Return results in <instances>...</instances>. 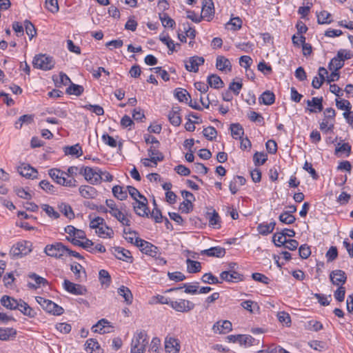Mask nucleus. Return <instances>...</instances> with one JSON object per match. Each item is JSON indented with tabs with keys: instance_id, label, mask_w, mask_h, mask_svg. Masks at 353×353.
<instances>
[{
	"instance_id": "1",
	"label": "nucleus",
	"mask_w": 353,
	"mask_h": 353,
	"mask_svg": "<svg viewBox=\"0 0 353 353\" xmlns=\"http://www.w3.org/2000/svg\"><path fill=\"white\" fill-rule=\"evenodd\" d=\"M148 336L145 331H139L134 334L131 343V353H144L148 344Z\"/></svg>"
},
{
	"instance_id": "2",
	"label": "nucleus",
	"mask_w": 353,
	"mask_h": 353,
	"mask_svg": "<svg viewBox=\"0 0 353 353\" xmlns=\"http://www.w3.org/2000/svg\"><path fill=\"white\" fill-rule=\"evenodd\" d=\"M49 176L58 184L66 187H75L77 181L74 178H66V172L57 168H52L48 171Z\"/></svg>"
},
{
	"instance_id": "3",
	"label": "nucleus",
	"mask_w": 353,
	"mask_h": 353,
	"mask_svg": "<svg viewBox=\"0 0 353 353\" xmlns=\"http://www.w3.org/2000/svg\"><path fill=\"white\" fill-rule=\"evenodd\" d=\"M32 244L30 241H19L12 245L9 254L12 259L21 258L32 252Z\"/></svg>"
},
{
	"instance_id": "4",
	"label": "nucleus",
	"mask_w": 353,
	"mask_h": 353,
	"mask_svg": "<svg viewBox=\"0 0 353 353\" xmlns=\"http://www.w3.org/2000/svg\"><path fill=\"white\" fill-rule=\"evenodd\" d=\"M79 174L83 175L85 179L91 184H97L101 181L102 170L99 168L82 167Z\"/></svg>"
},
{
	"instance_id": "5",
	"label": "nucleus",
	"mask_w": 353,
	"mask_h": 353,
	"mask_svg": "<svg viewBox=\"0 0 353 353\" xmlns=\"http://www.w3.org/2000/svg\"><path fill=\"white\" fill-rule=\"evenodd\" d=\"M36 301L48 313L53 315H61L63 313V308L50 300L42 296H36Z\"/></svg>"
},
{
	"instance_id": "6",
	"label": "nucleus",
	"mask_w": 353,
	"mask_h": 353,
	"mask_svg": "<svg viewBox=\"0 0 353 353\" xmlns=\"http://www.w3.org/2000/svg\"><path fill=\"white\" fill-rule=\"evenodd\" d=\"M68 250V247L61 242L48 244L44 248V252L49 256L60 259L63 256Z\"/></svg>"
},
{
	"instance_id": "7",
	"label": "nucleus",
	"mask_w": 353,
	"mask_h": 353,
	"mask_svg": "<svg viewBox=\"0 0 353 353\" xmlns=\"http://www.w3.org/2000/svg\"><path fill=\"white\" fill-rule=\"evenodd\" d=\"M54 64L55 61L52 57L43 54L35 56L33 60L34 67L43 70L52 69Z\"/></svg>"
},
{
	"instance_id": "8",
	"label": "nucleus",
	"mask_w": 353,
	"mask_h": 353,
	"mask_svg": "<svg viewBox=\"0 0 353 353\" xmlns=\"http://www.w3.org/2000/svg\"><path fill=\"white\" fill-rule=\"evenodd\" d=\"M134 245L137 246L143 253L152 257H157V256L160 254L159 248L158 247L143 239L136 240Z\"/></svg>"
},
{
	"instance_id": "9",
	"label": "nucleus",
	"mask_w": 353,
	"mask_h": 353,
	"mask_svg": "<svg viewBox=\"0 0 353 353\" xmlns=\"http://www.w3.org/2000/svg\"><path fill=\"white\" fill-rule=\"evenodd\" d=\"M170 306L176 312L184 313L192 310L195 305L188 300L180 299L176 301H172Z\"/></svg>"
},
{
	"instance_id": "10",
	"label": "nucleus",
	"mask_w": 353,
	"mask_h": 353,
	"mask_svg": "<svg viewBox=\"0 0 353 353\" xmlns=\"http://www.w3.org/2000/svg\"><path fill=\"white\" fill-rule=\"evenodd\" d=\"M65 290L74 295H84L87 293V289L85 286L80 284H76L68 279H65L63 283Z\"/></svg>"
},
{
	"instance_id": "11",
	"label": "nucleus",
	"mask_w": 353,
	"mask_h": 353,
	"mask_svg": "<svg viewBox=\"0 0 353 353\" xmlns=\"http://www.w3.org/2000/svg\"><path fill=\"white\" fill-rule=\"evenodd\" d=\"M202 57L193 56L185 61V68L189 72H197L199 67L204 63Z\"/></svg>"
},
{
	"instance_id": "12",
	"label": "nucleus",
	"mask_w": 353,
	"mask_h": 353,
	"mask_svg": "<svg viewBox=\"0 0 353 353\" xmlns=\"http://www.w3.org/2000/svg\"><path fill=\"white\" fill-rule=\"evenodd\" d=\"M133 208L138 216H148V199L145 197H142L141 199L135 201V203H133Z\"/></svg>"
},
{
	"instance_id": "13",
	"label": "nucleus",
	"mask_w": 353,
	"mask_h": 353,
	"mask_svg": "<svg viewBox=\"0 0 353 353\" xmlns=\"http://www.w3.org/2000/svg\"><path fill=\"white\" fill-rule=\"evenodd\" d=\"M159 146L160 145H151L148 149V154L150 157L151 163L154 164V167L157 165L158 162H161L164 159V155L159 150Z\"/></svg>"
},
{
	"instance_id": "14",
	"label": "nucleus",
	"mask_w": 353,
	"mask_h": 353,
	"mask_svg": "<svg viewBox=\"0 0 353 353\" xmlns=\"http://www.w3.org/2000/svg\"><path fill=\"white\" fill-rule=\"evenodd\" d=\"M228 339L230 342H238L241 345L248 346L252 345L254 341V339L252 336L246 334L229 335Z\"/></svg>"
},
{
	"instance_id": "15",
	"label": "nucleus",
	"mask_w": 353,
	"mask_h": 353,
	"mask_svg": "<svg viewBox=\"0 0 353 353\" xmlns=\"http://www.w3.org/2000/svg\"><path fill=\"white\" fill-rule=\"evenodd\" d=\"M222 281L236 283L243 280V275L234 270L223 271L220 274Z\"/></svg>"
},
{
	"instance_id": "16",
	"label": "nucleus",
	"mask_w": 353,
	"mask_h": 353,
	"mask_svg": "<svg viewBox=\"0 0 353 353\" xmlns=\"http://www.w3.org/2000/svg\"><path fill=\"white\" fill-rule=\"evenodd\" d=\"M330 279L333 285H343L347 280V276L344 271L336 270L331 272Z\"/></svg>"
},
{
	"instance_id": "17",
	"label": "nucleus",
	"mask_w": 353,
	"mask_h": 353,
	"mask_svg": "<svg viewBox=\"0 0 353 353\" xmlns=\"http://www.w3.org/2000/svg\"><path fill=\"white\" fill-rule=\"evenodd\" d=\"M123 204L120 205L117 209H114V211L110 214L114 217L118 221H119L123 225L130 226L131 221L123 211Z\"/></svg>"
},
{
	"instance_id": "18",
	"label": "nucleus",
	"mask_w": 353,
	"mask_h": 353,
	"mask_svg": "<svg viewBox=\"0 0 353 353\" xmlns=\"http://www.w3.org/2000/svg\"><path fill=\"white\" fill-rule=\"evenodd\" d=\"M232 323L230 321H219L212 327L214 333L225 334L232 330Z\"/></svg>"
},
{
	"instance_id": "19",
	"label": "nucleus",
	"mask_w": 353,
	"mask_h": 353,
	"mask_svg": "<svg viewBox=\"0 0 353 353\" xmlns=\"http://www.w3.org/2000/svg\"><path fill=\"white\" fill-rule=\"evenodd\" d=\"M165 350L167 353H179L180 345L178 340L173 337H166Z\"/></svg>"
},
{
	"instance_id": "20",
	"label": "nucleus",
	"mask_w": 353,
	"mask_h": 353,
	"mask_svg": "<svg viewBox=\"0 0 353 353\" xmlns=\"http://www.w3.org/2000/svg\"><path fill=\"white\" fill-rule=\"evenodd\" d=\"M112 327L110 325V322L105 319H101L94 325L92 326V330L94 332L99 334H105L110 332V329Z\"/></svg>"
},
{
	"instance_id": "21",
	"label": "nucleus",
	"mask_w": 353,
	"mask_h": 353,
	"mask_svg": "<svg viewBox=\"0 0 353 353\" xmlns=\"http://www.w3.org/2000/svg\"><path fill=\"white\" fill-rule=\"evenodd\" d=\"M201 253L202 255H206L208 256L221 258L225 256L226 252L224 248L216 246L202 250Z\"/></svg>"
},
{
	"instance_id": "22",
	"label": "nucleus",
	"mask_w": 353,
	"mask_h": 353,
	"mask_svg": "<svg viewBox=\"0 0 353 353\" xmlns=\"http://www.w3.org/2000/svg\"><path fill=\"white\" fill-rule=\"evenodd\" d=\"M28 276L35 282V283H28V285L30 288L37 289L40 288L41 285L45 286L48 284V281L45 278L36 273L31 272L28 274Z\"/></svg>"
},
{
	"instance_id": "23",
	"label": "nucleus",
	"mask_w": 353,
	"mask_h": 353,
	"mask_svg": "<svg viewBox=\"0 0 353 353\" xmlns=\"http://www.w3.org/2000/svg\"><path fill=\"white\" fill-rule=\"evenodd\" d=\"M19 174L28 179H34L37 177V171L34 168L31 167L28 164H21L18 168Z\"/></svg>"
},
{
	"instance_id": "24",
	"label": "nucleus",
	"mask_w": 353,
	"mask_h": 353,
	"mask_svg": "<svg viewBox=\"0 0 353 353\" xmlns=\"http://www.w3.org/2000/svg\"><path fill=\"white\" fill-rule=\"evenodd\" d=\"M70 270L74 273L77 280L82 281L86 279V272L84 268L79 263L74 262L70 265Z\"/></svg>"
},
{
	"instance_id": "25",
	"label": "nucleus",
	"mask_w": 353,
	"mask_h": 353,
	"mask_svg": "<svg viewBox=\"0 0 353 353\" xmlns=\"http://www.w3.org/2000/svg\"><path fill=\"white\" fill-rule=\"evenodd\" d=\"M180 110L179 107H174L172 108L168 113V120L174 126H179L181 123L182 120L180 115Z\"/></svg>"
},
{
	"instance_id": "26",
	"label": "nucleus",
	"mask_w": 353,
	"mask_h": 353,
	"mask_svg": "<svg viewBox=\"0 0 353 353\" xmlns=\"http://www.w3.org/2000/svg\"><path fill=\"white\" fill-rule=\"evenodd\" d=\"M113 250V253L118 259L127 262L132 261V256L129 250L121 247H114Z\"/></svg>"
},
{
	"instance_id": "27",
	"label": "nucleus",
	"mask_w": 353,
	"mask_h": 353,
	"mask_svg": "<svg viewBox=\"0 0 353 353\" xmlns=\"http://www.w3.org/2000/svg\"><path fill=\"white\" fill-rule=\"evenodd\" d=\"M323 97H313L311 100L307 101V105L313 108H310L308 110L310 112H320L323 110Z\"/></svg>"
},
{
	"instance_id": "28",
	"label": "nucleus",
	"mask_w": 353,
	"mask_h": 353,
	"mask_svg": "<svg viewBox=\"0 0 353 353\" xmlns=\"http://www.w3.org/2000/svg\"><path fill=\"white\" fill-rule=\"evenodd\" d=\"M79 191L81 196L85 199H94L98 194L97 190L90 185H81Z\"/></svg>"
},
{
	"instance_id": "29",
	"label": "nucleus",
	"mask_w": 353,
	"mask_h": 353,
	"mask_svg": "<svg viewBox=\"0 0 353 353\" xmlns=\"http://www.w3.org/2000/svg\"><path fill=\"white\" fill-rule=\"evenodd\" d=\"M16 310H19L24 315L29 317H34L36 313L32 307H30L27 303L22 299L18 300L17 307Z\"/></svg>"
},
{
	"instance_id": "30",
	"label": "nucleus",
	"mask_w": 353,
	"mask_h": 353,
	"mask_svg": "<svg viewBox=\"0 0 353 353\" xmlns=\"http://www.w3.org/2000/svg\"><path fill=\"white\" fill-rule=\"evenodd\" d=\"M95 232L98 236L101 238L111 239L114 235V231L112 228L108 226L105 221L103 225H101V226L95 230Z\"/></svg>"
},
{
	"instance_id": "31",
	"label": "nucleus",
	"mask_w": 353,
	"mask_h": 353,
	"mask_svg": "<svg viewBox=\"0 0 353 353\" xmlns=\"http://www.w3.org/2000/svg\"><path fill=\"white\" fill-rule=\"evenodd\" d=\"M207 82L208 85L215 89H219L224 85L223 81L217 74H210L208 77Z\"/></svg>"
},
{
	"instance_id": "32",
	"label": "nucleus",
	"mask_w": 353,
	"mask_h": 353,
	"mask_svg": "<svg viewBox=\"0 0 353 353\" xmlns=\"http://www.w3.org/2000/svg\"><path fill=\"white\" fill-rule=\"evenodd\" d=\"M276 223L274 221L268 223H262L257 226V230L260 234L268 235L272 233L274 229Z\"/></svg>"
},
{
	"instance_id": "33",
	"label": "nucleus",
	"mask_w": 353,
	"mask_h": 353,
	"mask_svg": "<svg viewBox=\"0 0 353 353\" xmlns=\"http://www.w3.org/2000/svg\"><path fill=\"white\" fill-rule=\"evenodd\" d=\"M259 100L260 103L270 105L275 101V95L272 92L266 90L263 92Z\"/></svg>"
},
{
	"instance_id": "34",
	"label": "nucleus",
	"mask_w": 353,
	"mask_h": 353,
	"mask_svg": "<svg viewBox=\"0 0 353 353\" xmlns=\"http://www.w3.org/2000/svg\"><path fill=\"white\" fill-rule=\"evenodd\" d=\"M17 302L18 300L7 295L3 296L1 299V305L10 310H16V307H17Z\"/></svg>"
},
{
	"instance_id": "35",
	"label": "nucleus",
	"mask_w": 353,
	"mask_h": 353,
	"mask_svg": "<svg viewBox=\"0 0 353 353\" xmlns=\"http://www.w3.org/2000/svg\"><path fill=\"white\" fill-rule=\"evenodd\" d=\"M85 345L88 353H100V345L95 339H90L87 340Z\"/></svg>"
},
{
	"instance_id": "36",
	"label": "nucleus",
	"mask_w": 353,
	"mask_h": 353,
	"mask_svg": "<svg viewBox=\"0 0 353 353\" xmlns=\"http://www.w3.org/2000/svg\"><path fill=\"white\" fill-rule=\"evenodd\" d=\"M216 67L218 70L221 71L225 69L231 70L232 65L229 59L223 56H218L216 61Z\"/></svg>"
},
{
	"instance_id": "37",
	"label": "nucleus",
	"mask_w": 353,
	"mask_h": 353,
	"mask_svg": "<svg viewBox=\"0 0 353 353\" xmlns=\"http://www.w3.org/2000/svg\"><path fill=\"white\" fill-rule=\"evenodd\" d=\"M34 116L32 114H23L21 116L19 119L15 122L14 127L17 129H21L23 125H28L33 122Z\"/></svg>"
},
{
	"instance_id": "38",
	"label": "nucleus",
	"mask_w": 353,
	"mask_h": 353,
	"mask_svg": "<svg viewBox=\"0 0 353 353\" xmlns=\"http://www.w3.org/2000/svg\"><path fill=\"white\" fill-rule=\"evenodd\" d=\"M214 3L212 0H204L202 7L203 17H210L214 14Z\"/></svg>"
},
{
	"instance_id": "39",
	"label": "nucleus",
	"mask_w": 353,
	"mask_h": 353,
	"mask_svg": "<svg viewBox=\"0 0 353 353\" xmlns=\"http://www.w3.org/2000/svg\"><path fill=\"white\" fill-rule=\"evenodd\" d=\"M64 152L65 154L76 156L77 157H81L83 154L81 147L79 143L72 146L65 147Z\"/></svg>"
},
{
	"instance_id": "40",
	"label": "nucleus",
	"mask_w": 353,
	"mask_h": 353,
	"mask_svg": "<svg viewBox=\"0 0 353 353\" xmlns=\"http://www.w3.org/2000/svg\"><path fill=\"white\" fill-rule=\"evenodd\" d=\"M123 234L125 239L128 243H132L134 245V242H136V240H142L139 236H137V233L135 231L131 230L130 228H124Z\"/></svg>"
},
{
	"instance_id": "41",
	"label": "nucleus",
	"mask_w": 353,
	"mask_h": 353,
	"mask_svg": "<svg viewBox=\"0 0 353 353\" xmlns=\"http://www.w3.org/2000/svg\"><path fill=\"white\" fill-rule=\"evenodd\" d=\"M118 294L123 296L125 299V301L128 304H131L132 301V294L128 288L122 285L118 289Z\"/></svg>"
},
{
	"instance_id": "42",
	"label": "nucleus",
	"mask_w": 353,
	"mask_h": 353,
	"mask_svg": "<svg viewBox=\"0 0 353 353\" xmlns=\"http://www.w3.org/2000/svg\"><path fill=\"white\" fill-rule=\"evenodd\" d=\"M174 96L180 102L187 103L188 99H190V95L188 92L185 89L181 88L175 90Z\"/></svg>"
},
{
	"instance_id": "43",
	"label": "nucleus",
	"mask_w": 353,
	"mask_h": 353,
	"mask_svg": "<svg viewBox=\"0 0 353 353\" xmlns=\"http://www.w3.org/2000/svg\"><path fill=\"white\" fill-rule=\"evenodd\" d=\"M231 134L234 139H241L244 134V130L239 123H232L230 125Z\"/></svg>"
},
{
	"instance_id": "44",
	"label": "nucleus",
	"mask_w": 353,
	"mask_h": 353,
	"mask_svg": "<svg viewBox=\"0 0 353 353\" xmlns=\"http://www.w3.org/2000/svg\"><path fill=\"white\" fill-rule=\"evenodd\" d=\"M352 147L348 143H343L342 144L338 143L334 154L339 155V153L345 154L346 157H349L351 153Z\"/></svg>"
},
{
	"instance_id": "45",
	"label": "nucleus",
	"mask_w": 353,
	"mask_h": 353,
	"mask_svg": "<svg viewBox=\"0 0 353 353\" xmlns=\"http://www.w3.org/2000/svg\"><path fill=\"white\" fill-rule=\"evenodd\" d=\"M159 39L162 43L167 46V47L169 49V51L170 52H169V54L172 53L175 50L176 46H179V43L175 44L174 43V41L172 39H170L168 35L161 34L159 36Z\"/></svg>"
},
{
	"instance_id": "46",
	"label": "nucleus",
	"mask_w": 353,
	"mask_h": 353,
	"mask_svg": "<svg viewBox=\"0 0 353 353\" xmlns=\"http://www.w3.org/2000/svg\"><path fill=\"white\" fill-rule=\"evenodd\" d=\"M17 331L13 328H1L0 327V340L8 341L10 337H14Z\"/></svg>"
},
{
	"instance_id": "47",
	"label": "nucleus",
	"mask_w": 353,
	"mask_h": 353,
	"mask_svg": "<svg viewBox=\"0 0 353 353\" xmlns=\"http://www.w3.org/2000/svg\"><path fill=\"white\" fill-rule=\"evenodd\" d=\"M53 80L55 82L56 86L58 87L66 85L69 83H71L70 79L63 72L59 73V77H53Z\"/></svg>"
},
{
	"instance_id": "48",
	"label": "nucleus",
	"mask_w": 353,
	"mask_h": 353,
	"mask_svg": "<svg viewBox=\"0 0 353 353\" xmlns=\"http://www.w3.org/2000/svg\"><path fill=\"white\" fill-rule=\"evenodd\" d=\"M187 269L190 273H196L201 271V263L196 261H192L190 259L186 260Z\"/></svg>"
},
{
	"instance_id": "49",
	"label": "nucleus",
	"mask_w": 353,
	"mask_h": 353,
	"mask_svg": "<svg viewBox=\"0 0 353 353\" xmlns=\"http://www.w3.org/2000/svg\"><path fill=\"white\" fill-rule=\"evenodd\" d=\"M209 225L214 228L220 227V216L219 214L214 210L212 213H208Z\"/></svg>"
},
{
	"instance_id": "50",
	"label": "nucleus",
	"mask_w": 353,
	"mask_h": 353,
	"mask_svg": "<svg viewBox=\"0 0 353 353\" xmlns=\"http://www.w3.org/2000/svg\"><path fill=\"white\" fill-rule=\"evenodd\" d=\"M59 209L61 213H63L66 217L70 219L74 217V212L69 204L62 203L59 205Z\"/></svg>"
},
{
	"instance_id": "51",
	"label": "nucleus",
	"mask_w": 353,
	"mask_h": 353,
	"mask_svg": "<svg viewBox=\"0 0 353 353\" xmlns=\"http://www.w3.org/2000/svg\"><path fill=\"white\" fill-rule=\"evenodd\" d=\"M273 242L275 245L277 247H281L284 245L286 242L285 233L284 230H282L281 232H276L273 235Z\"/></svg>"
},
{
	"instance_id": "52",
	"label": "nucleus",
	"mask_w": 353,
	"mask_h": 353,
	"mask_svg": "<svg viewBox=\"0 0 353 353\" xmlns=\"http://www.w3.org/2000/svg\"><path fill=\"white\" fill-rule=\"evenodd\" d=\"M112 194L120 201H123L128 197L127 192L123 190V188L119 185H114L112 188Z\"/></svg>"
},
{
	"instance_id": "53",
	"label": "nucleus",
	"mask_w": 353,
	"mask_h": 353,
	"mask_svg": "<svg viewBox=\"0 0 353 353\" xmlns=\"http://www.w3.org/2000/svg\"><path fill=\"white\" fill-rule=\"evenodd\" d=\"M331 14L327 11L323 10L317 14V21L319 24H329L332 20L330 19Z\"/></svg>"
},
{
	"instance_id": "54",
	"label": "nucleus",
	"mask_w": 353,
	"mask_h": 353,
	"mask_svg": "<svg viewBox=\"0 0 353 353\" xmlns=\"http://www.w3.org/2000/svg\"><path fill=\"white\" fill-rule=\"evenodd\" d=\"M159 17L162 25L165 28H173L175 26V21L167 13H162L159 14Z\"/></svg>"
},
{
	"instance_id": "55",
	"label": "nucleus",
	"mask_w": 353,
	"mask_h": 353,
	"mask_svg": "<svg viewBox=\"0 0 353 353\" xmlns=\"http://www.w3.org/2000/svg\"><path fill=\"white\" fill-rule=\"evenodd\" d=\"M279 219L281 223L288 225L292 224L296 221L294 216L285 211L280 214Z\"/></svg>"
},
{
	"instance_id": "56",
	"label": "nucleus",
	"mask_w": 353,
	"mask_h": 353,
	"mask_svg": "<svg viewBox=\"0 0 353 353\" xmlns=\"http://www.w3.org/2000/svg\"><path fill=\"white\" fill-rule=\"evenodd\" d=\"M344 65V62H343L342 59L338 58L336 56L334 57L332 60L330 61L328 68L330 70H339Z\"/></svg>"
},
{
	"instance_id": "57",
	"label": "nucleus",
	"mask_w": 353,
	"mask_h": 353,
	"mask_svg": "<svg viewBox=\"0 0 353 353\" xmlns=\"http://www.w3.org/2000/svg\"><path fill=\"white\" fill-rule=\"evenodd\" d=\"M83 90V86L71 83V85L67 88L66 92L69 94L80 96Z\"/></svg>"
},
{
	"instance_id": "58",
	"label": "nucleus",
	"mask_w": 353,
	"mask_h": 353,
	"mask_svg": "<svg viewBox=\"0 0 353 353\" xmlns=\"http://www.w3.org/2000/svg\"><path fill=\"white\" fill-rule=\"evenodd\" d=\"M99 279L102 285H109L111 283V276L105 270H101L99 272Z\"/></svg>"
},
{
	"instance_id": "59",
	"label": "nucleus",
	"mask_w": 353,
	"mask_h": 353,
	"mask_svg": "<svg viewBox=\"0 0 353 353\" xmlns=\"http://www.w3.org/2000/svg\"><path fill=\"white\" fill-rule=\"evenodd\" d=\"M41 208L43 211L46 212V213L48 214V216L50 218L57 219L59 217V213L57 212L54 208L48 204H43L41 205Z\"/></svg>"
},
{
	"instance_id": "60",
	"label": "nucleus",
	"mask_w": 353,
	"mask_h": 353,
	"mask_svg": "<svg viewBox=\"0 0 353 353\" xmlns=\"http://www.w3.org/2000/svg\"><path fill=\"white\" fill-rule=\"evenodd\" d=\"M203 136L209 141H212L217 135L216 130L212 126H208L203 130Z\"/></svg>"
},
{
	"instance_id": "61",
	"label": "nucleus",
	"mask_w": 353,
	"mask_h": 353,
	"mask_svg": "<svg viewBox=\"0 0 353 353\" xmlns=\"http://www.w3.org/2000/svg\"><path fill=\"white\" fill-rule=\"evenodd\" d=\"M268 159L267 154L256 152L253 156V161L256 165H263Z\"/></svg>"
},
{
	"instance_id": "62",
	"label": "nucleus",
	"mask_w": 353,
	"mask_h": 353,
	"mask_svg": "<svg viewBox=\"0 0 353 353\" xmlns=\"http://www.w3.org/2000/svg\"><path fill=\"white\" fill-rule=\"evenodd\" d=\"M202 282L208 284H217L221 283L222 281H220L217 277L212 275L211 273H205L203 275L201 278Z\"/></svg>"
},
{
	"instance_id": "63",
	"label": "nucleus",
	"mask_w": 353,
	"mask_h": 353,
	"mask_svg": "<svg viewBox=\"0 0 353 353\" xmlns=\"http://www.w3.org/2000/svg\"><path fill=\"white\" fill-rule=\"evenodd\" d=\"M299 254L303 259H307L311 254L310 247L307 244L301 245L299 248Z\"/></svg>"
},
{
	"instance_id": "64",
	"label": "nucleus",
	"mask_w": 353,
	"mask_h": 353,
	"mask_svg": "<svg viewBox=\"0 0 353 353\" xmlns=\"http://www.w3.org/2000/svg\"><path fill=\"white\" fill-rule=\"evenodd\" d=\"M334 122H330V120L324 119L320 123V129L325 133H327L329 131H332L334 129Z\"/></svg>"
}]
</instances>
